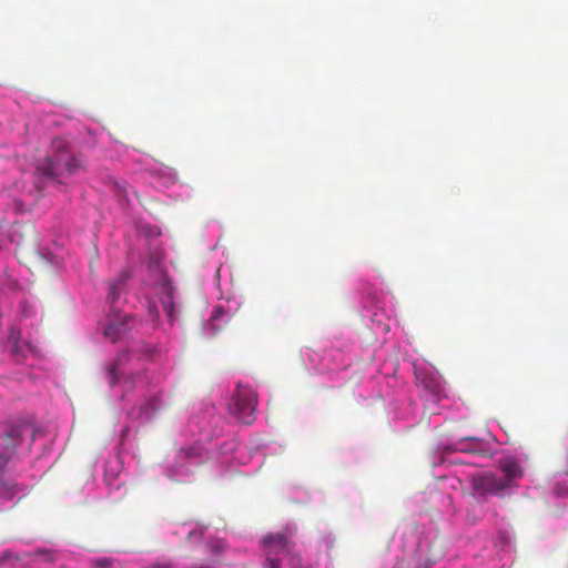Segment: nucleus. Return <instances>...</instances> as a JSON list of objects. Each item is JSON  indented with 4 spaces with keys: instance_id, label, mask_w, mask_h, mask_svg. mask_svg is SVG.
I'll return each mask as SVG.
<instances>
[{
    "instance_id": "obj_1",
    "label": "nucleus",
    "mask_w": 568,
    "mask_h": 568,
    "mask_svg": "<svg viewBox=\"0 0 568 568\" xmlns=\"http://www.w3.org/2000/svg\"><path fill=\"white\" fill-rule=\"evenodd\" d=\"M262 546L265 552L264 568H282L283 558H288L292 568H301L302 559L294 552V545L288 536L283 532H271L262 539Z\"/></svg>"
},
{
    "instance_id": "obj_2",
    "label": "nucleus",
    "mask_w": 568,
    "mask_h": 568,
    "mask_svg": "<svg viewBox=\"0 0 568 568\" xmlns=\"http://www.w3.org/2000/svg\"><path fill=\"white\" fill-rule=\"evenodd\" d=\"M257 396L250 387L239 385L232 398L231 413L243 424L251 425L255 417Z\"/></svg>"
},
{
    "instance_id": "obj_3",
    "label": "nucleus",
    "mask_w": 568,
    "mask_h": 568,
    "mask_svg": "<svg viewBox=\"0 0 568 568\" xmlns=\"http://www.w3.org/2000/svg\"><path fill=\"white\" fill-rule=\"evenodd\" d=\"M473 487L478 496L497 495L508 488V480L495 474H487L476 477Z\"/></svg>"
},
{
    "instance_id": "obj_4",
    "label": "nucleus",
    "mask_w": 568,
    "mask_h": 568,
    "mask_svg": "<svg viewBox=\"0 0 568 568\" xmlns=\"http://www.w3.org/2000/svg\"><path fill=\"white\" fill-rule=\"evenodd\" d=\"M54 153L47 159V161L39 166L42 175L48 176L50 179H59L63 176V171L65 168L67 161H62V148H65L62 142H58L53 144Z\"/></svg>"
},
{
    "instance_id": "obj_5",
    "label": "nucleus",
    "mask_w": 568,
    "mask_h": 568,
    "mask_svg": "<svg viewBox=\"0 0 568 568\" xmlns=\"http://www.w3.org/2000/svg\"><path fill=\"white\" fill-rule=\"evenodd\" d=\"M133 322H135L134 317L128 315H118L108 322L106 326L104 327V336L111 342H116L126 333V331L131 327L130 323Z\"/></svg>"
},
{
    "instance_id": "obj_6",
    "label": "nucleus",
    "mask_w": 568,
    "mask_h": 568,
    "mask_svg": "<svg viewBox=\"0 0 568 568\" xmlns=\"http://www.w3.org/2000/svg\"><path fill=\"white\" fill-rule=\"evenodd\" d=\"M29 429V425L24 422L8 423L3 432V443L6 449L14 448L22 442L23 434Z\"/></svg>"
},
{
    "instance_id": "obj_7",
    "label": "nucleus",
    "mask_w": 568,
    "mask_h": 568,
    "mask_svg": "<svg viewBox=\"0 0 568 568\" xmlns=\"http://www.w3.org/2000/svg\"><path fill=\"white\" fill-rule=\"evenodd\" d=\"M481 442L475 437H465L462 438L450 446L445 448L446 452H462L468 454H477L481 452Z\"/></svg>"
},
{
    "instance_id": "obj_8",
    "label": "nucleus",
    "mask_w": 568,
    "mask_h": 568,
    "mask_svg": "<svg viewBox=\"0 0 568 568\" xmlns=\"http://www.w3.org/2000/svg\"><path fill=\"white\" fill-rule=\"evenodd\" d=\"M67 161L63 176L73 175L84 168L83 161L73 155L68 148H62V161Z\"/></svg>"
},
{
    "instance_id": "obj_9",
    "label": "nucleus",
    "mask_w": 568,
    "mask_h": 568,
    "mask_svg": "<svg viewBox=\"0 0 568 568\" xmlns=\"http://www.w3.org/2000/svg\"><path fill=\"white\" fill-rule=\"evenodd\" d=\"M500 467L503 473L505 474V477L503 478L508 480V487L510 486L514 479L523 476V469L515 459L509 458L503 460Z\"/></svg>"
},
{
    "instance_id": "obj_10",
    "label": "nucleus",
    "mask_w": 568,
    "mask_h": 568,
    "mask_svg": "<svg viewBox=\"0 0 568 568\" xmlns=\"http://www.w3.org/2000/svg\"><path fill=\"white\" fill-rule=\"evenodd\" d=\"M20 491L21 489L17 483L0 476V498L12 499Z\"/></svg>"
},
{
    "instance_id": "obj_11",
    "label": "nucleus",
    "mask_w": 568,
    "mask_h": 568,
    "mask_svg": "<svg viewBox=\"0 0 568 568\" xmlns=\"http://www.w3.org/2000/svg\"><path fill=\"white\" fill-rule=\"evenodd\" d=\"M128 359H129V354L126 352H122L118 355L115 361L106 367V372L109 375V382L111 385H114L116 383L118 377H119L120 367L123 363L128 362Z\"/></svg>"
},
{
    "instance_id": "obj_12",
    "label": "nucleus",
    "mask_w": 568,
    "mask_h": 568,
    "mask_svg": "<svg viewBox=\"0 0 568 568\" xmlns=\"http://www.w3.org/2000/svg\"><path fill=\"white\" fill-rule=\"evenodd\" d=\"M225 315L226 314H225L223 306L214 307V310L210 316V320H209V327L212 329L213 334L217 333L222 328L220 321L223 320V317H225Z\"/></svg>"
},
{
    "instance_id": "obj_13",
    "label": "nucleus",
    "mask_w": 568,
    "mask_h": 568,
    "mask_svg": "<svg viewBox=\"0 0 568 568\" xmlns=\"http://www.w3.org/2000/svg\"><path fill=\"white\" fill-rule=\"evenodd\" d=\"M13 453V450L6 448L4 450L0 452V476H3V471L11 460Z\"/></svg>"
},
{
    "instance_id": "obj_14",
    "label": "nucleus",
    "mask_w": 568,
    "mask_h": 568,
    "mask_svg": "<svg viewBox=\"0 0 568 568\" xmlns=\"http://www.w3.org/2000/svg\"><path fill=\"white\" fill-rule=\"evenodd\" d=\"M120 294H121L120 283L112 282L109 287L108 300L111 301L112 303H114L120 297Z\"/></svg>"
},
{
    "instance_id": "obj_15",
    "label": "nucleus",
    "mask_w": 568,
    "mask_h": 568,
    "mask_svg": "<svg viewBox=\"0 0 568 568\" xmlns=\"http://www.w3.org/2000/svg\"><path fill=\"white\" fill-rule=\"evenodd\" d=\"M93 568H111L112 560L109 558H99L92 561Z\"/></svg>"
},
{
    "instance_id": "obj_16",
    "label": "nucleus",
    "mask_w": 568,
    "mask_h": 568,
    "mask_svg": "<svg viewBox=\"0 0 568 568\" xmlns=\"http://www.w3.org/2000/svg\"><path fill=\"white\" fill-rule=\"evenodd\" d=\"M165 312L168 313V315L172 316V313H173V303H169V304L165 306Z\"/></svg>"
},
{
    "instance_id": "obj_17",
    "label": "nucleus",
    "mask_w": 568,
    "mask_h": 568,
    "mask_svg": "<svg viewBox=\"0 0 568 568\" xmlns=\"http://www.w3.org/2000/svg\"><path fill=\"white\" fill-rule=\"evenodd\" d=\"M153 568H170V565L165 564V562H163V564H155L153 566Z\"/></svg>"
},
{
    "instance_id": "obj_18",
    "label": "nucleus",
    "mask_w": 568,
    "mask_h": 568,
    "mask_svg": "<svg viewBox=\"0 0 568 568\" xmlns=\"http://www.w3.org/2000/svg\"><path fill=\"white\" fill-rule=\"evenodd\" d=\"M39 554L48 556V560H53L54 559L53 556L49 551H40Z\"/></svg>"
},
{
    "instance_id": "obj_19",
    "label": "nucleus",
    "mask_w": 568,
    "mask_h": 568,
    "mask_svg": "<svg viewBox=\"0 0 568 568\" xmlns=\"http://www.w3.org/2000/svg\"><path fill=\"white\" fill-rule=\"evenodd\" d=\"M7 558V555H3L2 557H0V564L2 562V560H4Z\"/></svg>"
},
{
    "instance_id": "obj_20",
    "label": "nucleus",
    "mask_w": 568,
    "mask_h": 568,
    "mask_svg": "<svg viewBox=\"0 0 568 568\" xmlns=\"http://www.w3.org/2000/svg\"><path fill=\"white\" fill-rule=\"evenodd\" d=\"M18 351V345H16L12 349L13 353H16Z\"/></svg>"
}]
</instances>
